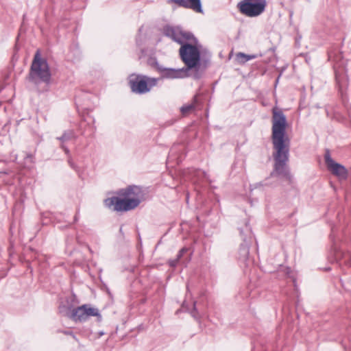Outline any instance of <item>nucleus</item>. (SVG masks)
<instances>
[{
	"instance_id": "f257e3e1",
	"label": "nucleus",
	"mask_w": 351,
	"mask_h": 351,
	"mask_svg": "<svg viewBox=\"0 0 351 351\" xmlns=\"http://www.w3.org/2000/svg\"><path fill=\"white\" fill-rule=\"evenodd\" d=\"M271 141L274 149V171L271 176H282L291 180V175L287 166L289 158L290 139L286 134L287 119L281 110H272Z\"/></svg>"
},
{
	"instance_id": "f03ea898",
	"label": "nucleus",
	"mask_w": 351,
	"mask_h": 351,
	"mask_svg": "<svg viewBox=\"0 0 351 351\" xmlns=\"http://www.w3.org/2000/svg\"><path fill=\"white\" fill-rule=\"evenodd\" d=\"M141 193L140 187L135 185L129 186L117 191V194L124 198L112 197L106 199L104 203L108 208L114 206V210L116 211H128L140 204L141 200L138 197Z\"/></svg>"
},
{
	"instance_id": "7ed1b4c3",
	"label": "nucleus",
	"mask_w": 351,
	"mask_h": 351,
	"mask_svg": "<svg viewBox=\"0 0 351 351\" xmlns=\"http://www.w3.org/2000/svg\"><path fill=\"white\" fill-rule=\"evenodd\" d=\"M26 79L36 86L43 82L45 84L44 90H48L51 81V73L47 60L41 56L39 49L34 54Z\"/></svg>"
},
{
	"instance_id": "20e7f679",
	"label": "nucleus",
	"mask_w": 351,
	"mask_h": 351,
	"mask_svg": "<svg viewBox=\"0 0 351 351\" xmlns=\"http://www.w3.org/2000/svg\"><path fill=\"white\" fill-rule=\"evenodd\" d=\"M179 53L180 59L184 63L183 69L189 73V71L195 69L193 77L199 79L202 77L201 69V53L197 45L186 43L182 45Z\"/></svg>"
},
{
	"instance_id": "39448f33",
	"label": "nucleus",
	"mask_w": 351,
	"mask_h": 351,
	"mask_svg": "<svg viewBox=\"0 0 351 351\" xmlns=\"http://www.w3.org/2000/svg\"><path fill=\"white\" fill-rule=\"evenodd\" d=\"M267 5V0H241L237 3V8L241 14L252 18L261 15Z\"/></svg>"
},
{
	"instance_id": "423d86ee",
	"label": "nucleus",
	"mask_w": 351,
	"mask_h": 351,
	"mask_svg": "<svg viewBox=\"0 0 351 351\" xmlns=\"http://www.w3.org/2000/svg\"><path fill=\"white\" fill-rule=\"evenodd\" d=\"M162 32L165 36L171 38L173 41L180 44L181 46L186 43L185 40H193L195 43H197V40L193 33L184 31L180 26L167 25L163 27Z\"/></svg>"
},
{
	"instance_id": "0eeeda50",
	"label": "nucleus",
	"mask_w": 351,
	"mask_h": 351,
	"mask_svg": "<svg viewBox=\"0 0 351 351\" xmlns=\"http://www.w3.org/2000/svg\"><path fill=\"white\" fill-rule=\"evenodd\" d=\"M329 58H332L331 55H329ZM333 61L336 82L339 88L342 89L348 85V82L346 61L343 59L342 53L340 52L334 56Z\"/></svg>"
},
{
	"instance_id": "6e6552de",
	"label": "nucleus",
	"mask_w": 351,
	"mask_h": 351,
	"mask_svg": "<svg viewBox=\"0 0 351 351\" xmlns=\"http://www.w3.org/2000/svg\"><path fill=\"white\" fill-rule=\"evenodd\" d=\"M90 316L97 317L98 321L101 320V315L99 310L92 307L90 304H83L73 308L69 315V317L75 322H84Z\"/></svg>"
},
{
	"instance_id": "1a4fd4ad",
	"label": "nucleus",
	"mask_w": 351,
	"mask_h": 351,
	"mask_svg": "<svg viewBox=\"0 0 351 351\" xmlns=\"http://www.w3.org/2000/svg\"><path fill=\"white\" fill-rule=\"evenodd\" d=\"M240 235L242 237L243 243H241L239 249V259L245 263L249 258L250 254V245L252 240V233L251 228L249 226L247 222L245 223L243 228H239Z\"/></svg>"
},
{
	"instance_id": "9d476101",
	"label": "nucleus",
	"mask_w": 351,
	"mask_h": 351,
	"mask_svg": "<svg viewBox=\"0 0 351 351\" xmlns=\"http://www.w3.org/2000/svg\"><path fill=\"white\" fill-rule=\"evenodd\" d=\"M324 158L328 170L332 175L335 176L340 180H345L347 179L348 176V170L343 165L336 162L331 158L330 152L328 149H325Z\"/></svg>"
},
{
	"instance_id": "9b49d317",
	"label": "nucleus",
	"mask_w": 351,
	"mask_h": 351,
	"mask_svg": "<svg viewBox=\"0 0 351 351\" xmlns=\"http://www.w3.org/2000/svg\"><path fill=\"white\" fill-rule=\"evenodd\" d=\"M129 84L133 93L144 94L149 91L145 75L132 74L129 77Z\"/></svg>"
},
{
	"instance_id": "f8f14e48",
	"label": "nucleus",
	"mask_w": 351,
	"mask_h": 351,
	"mask_svg": "<svg viewBox=\"0 0 351 351\" xmlns=\"http://www.w3.org/2000/svg\"><path fill=\"white\" fill-rule=\"evenodd\" d=\"M161 79H181L186 77L189 74L183 69L159 68Z\"/></svg>"
},
{
	"instance_id": "ddd939ff",
	"label": "nucleus",
	"mask_w": 351,
	"mask_h": 351,
	"mask_svg": "<svg viewBox=\"0 0 351 351\" xmlns=\"http://www.w3.org/2000/svg\"><path fill=\"white\" fill-rule=\"evenodd\" d=\"M168 3H175L179 7L191 9L197 13H203L201 0H168Z\"/></svg>"
},
{
	"instance_id": "4468645a",
	"label": "nucleus",
	"mask_w": 351,
	"mask_h": 351,
	"mask_svg": "<svg viewBox=\"0 0 351 351\" xmlns=\"http://www.w3.org/2000/svg\"><path fill=\"white\" fill-rule=\"evenodd\" d=\"M75 138L76 136L75 134L74 131L72 130H66L62 134L61 136L57 137V139L61 141V143L63 144L66 141H69Z\"/></svg>"
},
{
	"instance_id": "2eb2a0df",
	"label": "nucleus",
	"mask_w": 351,
	"mask_h": 351,
	"mask_svg": "<svg viewBox=\"0 0 351 351\" xmlns=\"http://www.w3.org/2000/svg\"><path fill=\"white\" fill-rule=\"evenodd\" d=\"M256 58V55H247L242 52L238 53L236 56L237 60L240 64H244L247 61L254 59Z\"/></svg>"
},
{
	"instance_id": "dca6fc26",
	"label": "nucleus",
	"mask_w": 351,
	"mask_h": 351,
	"mask_svg": "<svg viewBox=\"0 0 351 351\" xmlns=\"http://www.w3.org/2000/svg\"><path fill=\"white\" fill-rule=\"evenodd\" d=\"M195 109V105L194 104H190L182 106L180 108V111L183 115H186L189 112L193 111Z\"/></svg>"
},
{
	"instance_id": "f3484780",
	"label": "nucleus",
	"mask_w": 351,
	"mask_h": 351,
	"mask_svg": "<svg viewBox=\"0 0 351 351\" xmlns=\"http://www.w3.org/2000/svg\"><path fill=\"white\" fill-rule=\"evenodd\" d=\"M145 79L147 80V83H148V87L149 88V90H151V88L154 86H155L158 82L161 80L160 77H158V78H155V77H149L145 75Z\"/></svg>"
},
{
	"instance_id": "a211bd4d",
	"label": "nucleus",
	"mask_w": 351,
	"mask_h": 351,
	"mask_svg": "<svg viewBox=\"0 0 351 351\" xmlns=\"http://www.w3.org/2000/svg\"><path fill=\"white\" fill-rule=\"evenodd\" d=\"M149 64L155 68L159 72V68H162L163 66L158 62L156 58L150 59L148 61Z\"/></svg>"
},
{
	"instance_id": "6ab92c4d",
	"label": "nucleus",
	"mask_w": 351,
	"mask_h": 351,
	"mask_svg": "<svg viewBox=\"0 0 351 351\" xmlns=\"http://www.w3.org/2000/svg\"><path fill=\"white\" fill-rule=\"evenodd\" d=\"M67 161H68L69 165L71 167V168H72L73 169H74L76 171H78V167L73 161V159H72V157L71 155H69V156L67 157Z\"/></svg>"
},
{
	"instance_id": "aec40b11",
	"label": "nucleus",
	"mask_w": 351,
	"mask_h": 351,
	"mask_svg": "<svg viewBox=\"0 0 351 351\" xmlns=\"http://www.w3.org/2000/svg\"><path fill=\"white\" fill-rule=\"evenodd\" d=\"M189 251L188 247H182L178 253L176 259H178V261H180L182 258V257L184 256V254Z\"/></svg>"
},
{
	"instance_id": "412c9836",
	"label": "nucleus",
	"mask_w": 351,
	"mask_h": 351,
	"mask_svg": "<svg viewBox=\"0 0 351 351\" xmlns=\"http://www.w3.org/2000/svg\"><path fill=\"white\" fill-rule=\"evenodd\" d=\"M191 314L195 318H197L198 317V313H197V311L196 308V302L195 301L193 302V308H192V311H191Z\"/></svg>"
},
{
	"instance_id": "4be33fe9",
	"label": "nucleus",
	"mask_w": 351,
	"mask_h": 351,
	"mask_svg": "<svg viewBox=\"0 0 351 351\" xmlns=\"http://www.w3.org/2000/svg\"><path fill=\"white\" fill-rule=\"evenodd\" d=\"M178 263H179V261L176 258L171 259L168 261L169 265L171 267H176L177 266V265L178 264Z\"/></svg>"
},
{
	"instance_id": "5701e85b",
	"label": "nucleus",
	"mask_w": 351,
	"mask_h": 351,
	"mask_svg": "<svg viewBox=\"0 0 351 351\" xmlns=\"http://www.w3.org/2000/svg\"><path fill=\"white\" fill-rule=\"evenodd\" d=\"M58 332H62V333H63L65 335H70V336H72V335L73 334V332L71 330H58Z\"/></svg>"
},
{
	"instance_id": "b1692460",
	"label": "nucleus",
	"mask_w": 351,
	"mask_h": 351,
	"mask_svg": "<svg viewBox=\"0 0 351 351\" xmlns=\"http://www.w3.org/2000/svg\"><path fill=\"white\" fill-rule=\"evenodd\" d=\"M60 147L64 150L65 154L67 155V157L69 156V155H71L69 149L63 143L61 144Z\"/></svg>"
},
{
	"instance_id": "393cba45",
	"label": "nucleus",
	"mask_w": 351,
	"mask_h": 351,
	"mask_svg": "<svg viewBox=\"0 0 351 351\" xmlns=\"http://www.w3.org/2000/svg\"><path fill=\"white\" fill-rule=\"evenodd\" d=\"M182 307L183 308H185V309H186V311H189V306L186 304V303L185 302H183V304H182Z\"/></svg>"
},
{
	"instance_id": "a878e982",
	"label": "nucleus",
	"mask_w": 351,
	"mask_h": 351,
	"mask_svg": "<svg viewBox=\"0 0 351 351\" xmlns=\"http://www.w3.org/2000/svg\"><path fill=\"white\" fill-rule=\"evenodd\" d=\"M345 263L348 265L349 266L351 267V256L350 257V260L349 261H345Z\"/></svg>"
},
{
	"instance_id": "bb28decb",
	"label": "nucleus",
	"mask_w": 351,
	"mask_h": 351,
	"mask_svg": "<svg viewBox=\"0 0 351 351\" xmlns=\"http://www.w3.org/2000/svg\"><path fill=\"white\" fill-rule=\"evenodd\" d=\"M202 173H203V175H204V178L205 179L208 180V175H207V173H206L205 171H203V172H202Z\"/></svg>"
},
{
	"instance_id": "cd10ccee",
	"label": "nucleus",
	"mask_w": 351,
	"mask_h": 351,
	"mask_svg": "<svg viewBox=\"0 0 351 351\" xmlns=\"http://www.w3.org/2000/svg\"><path fill=\"white\" fill-rule=\"evenodd\" d=\"M78 221L77 213L74 217V222H77Z\"/></svg>"
},
{
	"instance_id": "c85d7f7f",
	"label": "nucleus",
	"mask_w": 351,
	"mask_h": 351,
	"mask_svg": "<svg viewBox=\"0 0 351 351\" xmlns=\"http://www.w3.org/2000/svg\"><path fill=\"white\" fill-rule=\"evenodd\" d=\"M73 339H75L76 341H78V339L76 337L75 335L73 333L71 336Z\"/></svg>"
},
{
	"instance_id": "c756f323",
	"label": "nucleus",
	"mask_w": 351,
	"mask_h": 351,
	"mask_svg": "<svg viewBox=\"0 0 351 351\" xmlns=\"http://www.w3.org/2000/svg\"><path fill=\"white\" fill-rule=\"evenodd\" d=\"M119 232L121 234H123V226H121L119 228Z\"/></svg>"
},
{
	"instance_id": "7c9ffc66",
	"label": "nucleus",
	"mask_w": 351,
	"mask_h": 351,
	"mask_svg": "<svg viewBox=\"0 0 351 351\" xmlns=\"http://www.w3.org/2000/svg\"><path fill=\"white\" fill-rule=\"evenodd\" d=\"M4 173V174H8V171H3V172H1V171H0V173Z\"/></svg>"
},
{
	"instance_id": "2f4dec72",
	"label": "nucleus",
	"mask_w": 351,
	"mask_h": 351,
	"mask_svg": "<svg viewBox=\"0 0 351 351\" xmlns=\"http://www.w3.org/2000/svg\"><path fill=\"white\" fill-rule=\"evenodd\" d=\"M188 201H189V197L187 196L186 197V202H188Z\"/></svg>"
}]
</instances>
